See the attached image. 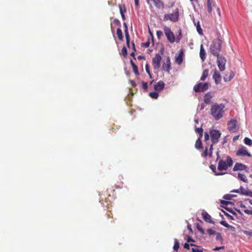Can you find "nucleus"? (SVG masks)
<instances>
[{"instance_id":"nucleus-30","label":"nucleus","mask_w":252,"mask_h":252,"mask_svg":"<svg viewBox=\"0 0 252 252\" xmlns=\"http://www.w3.org/2000/svg\"><path fill=\"white\" fill-rule=\"evenodd\" d=\"M173 248L176 252H177L179 249V243L177 239L174 240V245Z\"/></svg>"},{"instance_id":"nucleus-12","label":"nucleus","mask_w":252,"mask_h":252,"mask_svg":"<svg viewBox=\"0 0 252 252\" xmlns=\"http://www.w3.org/2000/svg\"><path fill=\"white\" fill-rule=\"evenodd\" d=\"M161 60V57L159 54H156L155 56L152 59V64L155 69H159Z\"/></svg>"},{"instance_id":"nucleus-44","label":"nucleus","mask_w":252,"mask_h":252,"mask_svg":"<svg viewBox=\"0 0 252 252\" xmlns=\"http://www.w3.org/2000/svg\"><path fill=\"white\" fill-rule=\"evenodd\" d=\"M156 34L158 38H160L163 35L162 32L160 31H158Z\"/></svg>"},{"instance_id":"nucleus-50","label":"nucleus","mask_w":252,"mask_h":252,"mask_svg":"<svg viewBox=\"0 0 252 252\" xmlns=\"http://www.w3.org/2000/svg\"><path fill=\"white\" fill-rule=\"evenodd\" d=\"M189 242H186L184 245V248L187 250H189V244L188 243Z\"/></svg>"},{"instance_id":"nucleus-37","label":"nucleus","mask_w":252,"mask_h":252,"mask_svg":"<svg viewBox=\"0 0 252 252\" xmlns=\"http://www.w3.org/2000/svg\"><path fill=\"white\" fill-rule=\"evenodd\" d=\"M220 223L221 225H223L224 226H225L227 228L233 227L232 226H230V225H229L227 222H226L225 221H224V220H221V221H220Z\"/></svg>"},{"instance_id":"nucleus-21","label":"nucleus","mask_w":252,"mask_h":252,"mask_svg":"<svg viewBox=\"0 0 252 252\" xmlns=\"http://www.w3.org/2000/svg\"><path fill=\"white\" fill-rule=\"evenodd\" d=\"M202 216L203 219L207 222L209 223H212L211 220V217L206 211H203L202 213Z\"/></svg>"},{"instance_id":"nucleus-40","label":"nucleus","mask_w":252,"mask_h":252,"mask_svg":"<svg viewBox=\"0 0 252 252\" xmlns=\"http://www.w3.org/2000/svg\"><path fill=\"white\" fill-rule=\"evenodd\" d=\"M240 193L245 195V193H246L247 189H246L244 187H241L240 188Z\"/></svg>"},{"instance_id":"nucleus-61","label":"nucleus","mask_w":252,"mask_h":252,"mask_svg":"<svg viewBox=\"0 0 252 252\" xmlns=\"http://www.w3.org/2000/svg\"><path fill=\"white\" fill-rule=\"evenodd\" d=\"M132 47H133V49L134 51H136L135 46V44L133 42H132Z\"/></svg>"},{"instance_id":"nucleus-11","label":"nucleus","mask_w":252,"mask_h":252,"mask_svg":"<svg viewBox=\"0 0 252 252\" xmlns=\"http://www.w3.org/2000/svg\"><path fill=\"white\" fill-rule=\"evenodd\" d=\"M226 59L222 56L217 57V63L218 67L221 71H224L225 69Z\"/></svg>"},{"instance_id":"nucleus-10","label":"nucleus","mask_w":252,"mask_h":252,"mask_svg":"<svg viewBox=\"0 0 252 252\" xmlns=\"http://www.w3.org/2000/svg\"><path fill=\"white\" fill-rule=\"evenodd\" d=\"M207 8L209 13H211L213 9L217 8L219 13L220 14V9L217 6L215 0H207Z\"/></svg>"},{"instance_id":"nucleus-33","label":"nucleus","mask_w":252,"mask_h":252,"mask_svg":"<svg viewBox=\"0 0 252 252\" xmlns=\"http://www.w3.org/2000/svg\"><path fill=\"white\" fill-rule=\"evenodd\" d=\"M162 68L164 70L169 72L171 69V65L164 63L162 64Z\"/></svg>"},{"instance_id":"nucleus-43","label":"nucleus","mask_w":252,"mask_h":252,"mask_svg":"<svg viewBox=\"0 0 252 252\" xmlns=\"http://www.w3.org/2000/svg\"><path fill=\"white\" fill-rule=\"evenodd\" d=\"M113 24H115L116 26H120L121 25V23H120V21L117 19H115L113 20Z\"/></svg>"},{"instance_id":"nucleus-55","label":"nucleus","mask_w":252,"mask_h":252,"mask_svg":"<svg viewBox=\"0 0 252 252\" xmlns=\"http://www.w3.org/2000/svg\"><path fill=\"white\" fill-rule=\"evenodd\" d=\"M143 44L145 47H148L150 45V42L148 41Z\"/></svg>"},{"instance_id":"nucleus-2","label":"nucleus","mask_w":252,"mask_h":252,"mask_svg":"<svg viewBox=\"0 0 252 252\" xmlns=\"http://www.w3.org/2000/svg\"><path fill=\"white\" fill-rule=\"evenodd\" d=\"M221 134V132L218 130L210 129L209 133L207 132L204 133V141L208 144L207 142L209 141L210 136L212 144H216L219 142Z\"/></svg>"},{"instance_id":"nucleus-22","label":"nucleus","mask_w":252,"mask_h":252,"mask_svg":"<svg viewBox=\"0 0 252 252\" xmlns=\"http://www.w3.org/2000/svg\"><path fill=\"white\" fill-rule=\"evenodd\" d=\"M212 98V96L211 95V92H208L206 94H205L204 98V100L205 103L206 104H209L211 102V99Z\"/></svg>"},{"instance_id":"nucleus-4","label":"nucleus","mask_w":252,"mask_h":252,"mask_svg":"<svg viewBox=\"0 0 252 252\" xmlns=\"http://www.w3.org/2000/svg\"><path fill=\"white\" fill-rule=\"evenodd\" d=\"M163 31H164V34L166 35V36L167 37V39L168 41L169 42H170L171 43H173L175 41L177 42H178L180 41V40L181 39V37H179V36H181V30H180L179 35L178 36L176 40H175V36H174V33L172 32V31L171 30V29L169 27H164L163 28Z\"/></svg>"},{"instance_id":"nucleus-29","label":"nucleus","mask_w":252,"mask_h":252,"mask_svg":"<svg viewBox=\"0 0 252 252\" xmlns=\"http://www.w3.org/2000/svg\"><path fill=\"white\" fill-rule=\"evenodd\" d=\"M117 34L118 38L120 40H123L124 37H123V35L122 31L121 29H120V28L117 29Z\"/></svg>"},{"instance_id":"nucleus-59","label":"nucleus","mask_w":252,"mask_h":252,"mask_svg":"<svg viewBox=\"0 0 252 252\" xmlns=\"http://www.w3.org/2000/svg\"><path fill=\"white\" fill-rule=\"evenodd\" d=\"M135 51L134 52H132L130 54V56H132L134 59H135V53H134Z\"/></svg>"},{"instance_id":"nucleus-38","label":"nucleus","mask_w":252,"mask_h":252,"mask_svg":"<svg viewBox=\"0 0 252 252\" xmlns=\"http://www.w3.org/2000/svg\"><path fill=\"white\" fill-rule=\"evenodd\" d=\"M207 232L209 235H215L217 233V232L212 229H208Z\"/></svg>"},{"instance_id":"nucleus-17","label":"nucleus","mask_w":252,"mask_h":252,"mask_svg":"<svg viewBox=\"0 0 252 252\" xmlns=\"http://www.w3.org/2000/svg\"><path fill=\"white\" fill-rule=\"evenodd\" d=\"M184 52L183 50H180L178 56H175L176 62L178 64H181L183 61Z\"/></svg>"},{"instance_id":"nucleus-7","label":"nucleus","mask_w":252,"mask_h":252,"mask_svg":"<svg viewBox=\"0 0 252 252\" xmlns=\"http://www.w3.org/2000/svg\"><path fill=\"white\" fill-rule=\"evenodd\" d=\"M147 3L150 6L152 7V3L157 10H163L166 7L164 1L162 0H146Z\"/></svg>"},{"instance_id":"nucleus-26","label":"nucleus","mask_w":252,"mask_h":252,"mask_svg":"<svg viewBox=\"0 0 252 252\" xmlns=\"http://www.w3.org/2000/svg\"><path fill=\"white\" fill-rule=\"evenodd\" d=\"M124 32H125V36H126V42L127 46H128V47H129L130 36H129V33H128V29H125V31Z\"/></svg>"},{"instance_id":"nucleus-36","label":"nucleus","mask_w":252,"mask_h":252,"mask_svg":"<svg viewBox=\"0 0 252 252\" xmlns=\"http://www.w3.org/2000/svg\"><path fill=\"white\" fill-rule=\"evenodd\" d=\"M196 26V30L199 34H202V30L199 24V22H198Z\"/></svg>"},{"instance_id":"nucleus-35","label":"nucleus","mask_w":252,"mask_h":252,"mask_svg":"<svg viewBox=\"0 0 252 252\" xmlns=\"http://www.w3.org/2000/svg\"><path fill=\"white\" fill-rule=\"evenodd\" d=\"M120 12L121 13V15L122 14H125V13L126 12V7L125 5H119Z\"/></svg>"},{"instance_id":"nucleus-53","label":"nucleus","mask_w":252,"mask_h":252,"mask_svg":"<svg viewBox=\"0 0 252 252\" xmlns=\"http://www.w3.org/2000/svg\"><path fill=\"white\" fill-rule=\"evenodd\" d=\"M165 63L168 64L169 65H171L170 60L169 57L167 58L166 62Z\"/></svg>"},{"instance_id":"nucleus-6","label":"nucleus","mask_w":252,"mask_h":252,"mask_svg":"<svg viewBox=\"0 0 252 252\" xmlns=\"http://www.w3.org/2000/svg\"><path fill=\"white\" fill-rule=\"evenodd\" d=\"M179 19V10L176 8L172 13L165 14L163 16V20L165 21L169 20L172 22H177Z\"/></svg>"},{"instance_id":"nucleus-58","label":"nucleus","mask_w":252,"mask_h":252,"mask_svg":"<svg viewBox=\"0 0 252 252\" xmlns=\"http://www.w3.org/2000/svg\"><path fill=\"white\" fill-rule=\"evenodd\" d=\"M219 153H220L219 151H218V152H217V160H218L220 158V156Z\"/></svg>"},{"instance_id":"nucleus-25","label":"nucleus","mask_w":252,"mask_h":252,"mask_svg":"<svg viewBox=\"0 0 252 252\" xmlns=\"http://www.w3.org/2000/svg\"><path fill=\"white\" fill-rule=\"evenodd\" d=\"M210 167L212 169V170L214 172L215 175H216V176L223 175L225 174L224 173L217 172V169H216V167L215 165L211 164L210 166Z\"/></svg>"},{"instance_id":"nucleus-47","label":"nucleus","mask_w":252,"mask_h":252,"mask_svg":"<svg viewBox=\"0 0 252 252\" xmlns=\"http://www.w3.org/2000/svg\"><path fill=\"white\" fill-rule=\"evenodd\" d=\"M145 68H146V71L147 73L148 74H150V72H151L150 70V66L148 63L146 64Z\"/></svg>"},{"instance_id":"nucleus-23","label":"nucleus","mask_w":252,"mask_h":252,"mask_svg":"<svg viewBox=\"0 0 252 252\" xmlns=\"http://www.w3.org/2000/svg\"><path fill=\"white\" fill-rule=\"evenodd\" d=\"M130 64L133 68L134 73L136 75H139V73L138 71V69L137 66L135 64V63H133V62L131 60L130 61Z\"/></svg>"},{"instance_id":"nucleus-56","label":"nucleus","mask_w":252,"mask_h":252,"mask_svg":"<svg viewBox=\"0 0 252 252\" xmlns=\"http://www.w3.org/2000/svg\"><path fill=\"white\" fill-rule=\"evenodd\" d=\"M139 0H134L135 5L136 7L139 6Z\"/></svg>"},{"instance_id":"nucleus-51","label":"nucleus","mask_w":252,"mask_h":252,"mask_svg":"<svg viewBox=\"0 0 252 252\" xmlns=\"http://www.w3.org/2000/svg\"><path fill=\"white\" fill-rule=\"evenodd\" d=\"M224 213L226 217H227L229 219L232 220H234V218L232 216H231L230 215H229V214H228L227 213H225V212H224Z\"/></svg>"},{"instance_id":"nucleus-24","label":"nucleus","mask_w":252,"mask_h":252,"mask_svg":"<svg viewBox=\"0 0 252 252\" xmlns=\"http://www.w3.org/2000/svg\"><path fill=\"white\" fill-rule=\"evenodd\" d=\"M209 75V70L206 69L203 70L202 76L200 78L201 81H205Z\"/></svg>"},{"instance_id":"nucleus-41","label":"nucleus","mask_w":252,"mask_h":252,"mask_svg":"<svg viewBox=\"0 0 252 252\" xmlns=\"http://www.w3.org/2000/svg\"><path fill=\"white\" fill-rule=\"evenodd\" d=\"M121 52H122V53L123 55L125 57H126V56L127 55V49L126 48V47H123Z\"/></svg>"},{"instance_id":"nucleus-19","label":"nucleus","mask_w":252,"mask_h":252,"mask_svg":"<svg viewBox=\"0 0 252 252\" xmlns=\"http://www.w3.org/2000/svg\"><path fill=\"white\" fill-rule=\"evenodd\" d=\"M213 78L216 84H219L221 81V77L220 74L217 70L215 71Z\"/></svg>"},{"instance_id":"nucleus-63","label":"nucleus","mask_w":252,"mask_h":252,"mask_svg":"<svg viewBox=\"0 0 252 252\" xmlns=\"http://www.w3.org/2000/svg\"><path fill=\"white\" fill-rule=\"evenodd\" d=\"M199 134V137H198V139H200L201 140L203 136V133H200Z\"/></svg>"},{"instance_id":"nucleus-57","label":"nucleus","mask_w":252,"mask_h":252,"mask_svg":"<svg viewBox=\"0 0 252 252\" xmlns=\"http://www.w3.org/2000/svg\"><path fill=\"white\" fill-rule=\"evenodd\" d=\"M194 241L190 237H188V238L187 239V242H194Z\"/></svg>"},{"instance_id":"nucleus-9","label":"nucleus","mask_w":252,"mask_h":252,"mask_svg":"<svg viewBox=\"0 0 252 252\" xmlns=\"http://www.w3.org/2000/svg\"><path fill=\"white\" fill-rule=\"evenodd\" d=\"M237 121L235 119H232L229 121L227 123L228 129L232 132H236L238 130V127L237 126Z\"/></svg>"},{"instance_id":"nucleus-13","label":"nucleus","mask_w":252,"mask_h":252,"mask_svg":"<svg viewBox=\"0 0 252 252\" xmlns=\"http://www.w3.org/2000/svg\"><path fill=\"white\" fill-rule=\"evenodd\" d=\"M236 156L242 157L247 156L248 157H252V155L248 152L247 148L244 146L238 150L236 152Z\"/></svg>"},{"instance_id":"nucleus-5","label":"nucleus","mask_w":252,"mask_h":252,"mask_svg":"<svg viewBox=\"0 0 252 252\" xmlns=\"http://www.w3.org/2000/svg\"><path fill=\"white\" fill-rule=\"evenodd\" d=\"M233 163L232 158L229 156H227L226 161L222 159L220 160L218 163V169L220 171L226 170L228 167L232 166Z\"/></svg>"},{"instance_id":"nucleus-46","label":"nucleus","mask_w":252,"mask_h":252,"mask_svg":"<svg viewBox=\"0 0 252 252\" xmlns=\"http://www.w3.org/2000/svg\"><path fill=\"white\" fill-rule=\"evenodd\" d=\"M245 195L252 197V191L247 189L246 193H245Z\"/></svg>"},{"instance_id":"nucleus-15","label":"nucleus","mask_w":252,"mask_h":252,"mask_svg":"<svg viewBox=\"0 0 252 252\" xmlns=\"http://www.w3.org/2000/svg\"><path fill=\"white\" fill-rule=\"evenodd\" d=\"M164 86L165 84L163 81H159L154 85V88L156 91L160 92L163 89Z\"/></svg>"},{"instance_id":"nucleus-20","label":"nucleus","mask_w":252,"mask_h":252,"mask_svg":"<svg viewBox=\"0 0 252 252\" xmlns=\"http://www.w3.org/2000/svg\"><path fill=\"white\" fill-rule=\"evenodd\" d=\"M199 56L202 62H204L206 58V52L204 49L203 44H201L200 48Z\"/></svg>"},{"instance_id":"nucleus-48","label":"nucleus","mask_w":252,"mask_h":252,"mask_svg":"<svg viewBox=\"0 0 252 252\" xmlns=\"http://www.w3.org/2000/svg\"><path fill=\"white\" fill-rule=\"evenodd\" d=\"M244 212L248 215H252V210H250L249 209H245L244 210Z\"/></svg>"},{"instance_id":"nucleus-1","label":"nucleus","mask_w":252,"mask_h":252,"mask_svg":"<svg viewBox=\"0 0 252 252\" xmlns=\"http://www.w3.org/2000/svg\"><path fill=\"white\" fill-rule=\"evenodd\" d=\"M224 108L225 105L222 103L213 105L210 109L211 115L217 121L223 117Z\"/></svg>"},{"instance_id":"nucleus-42","label":"nucleus","mask_w":252,"mask_h":252,"mask_svg":"<svg viewBox=\"0 0 252 252\" xmlns=\"http://www.w3.org/2000/svg\"><path fill=\"white\" fill-rule=\"evenodd\" d=\"M142 88L145 91H146L148 89V84L147 82H142Z\"/></svg>"},{"instance_id":"nucleus-16","label":"nucleus","mask_w":252,"mask_h":252,"mask_svg":"<svg viewBox=\"0 0 252 252\" xmlns=\"http://www.w3.org/2000/svg\"><path fill=\"white\" fill-rule=\"evenodd\" d=\"M247 166L245 165V164H243L241 163H236L234 167H233V171H242V170H245L247 169Z\"/></svg>"},{"instance_id":"nucleus-45","label":"nucleus","mask_w":252,"mask_h":252,"mask_svg":"<svg viewBox=\"0 0 252 252\" xmlns=\"http://www.w3.org/2000/svg\"><path fill=\"white\" fill-rule=\"evenodd\" d=\"M235 196V195H229V194H226L224 196V198L227 200H230L231 199V197Z\"/></svg>"},{"instance_id":"nucleus-54","label":"nucleus","mask_w":252,"mask_h":252,"mask_svg":"<svg viewBox=\"0 0 252 252\" xmlns=\"http://www.w3.org/2000/svg\"><path fill=\"white\" fill-rule=\"evenodd\" d=\"M197 228L198 229V230L202 234H204V230L201 228V227H199L198 226H197Z\"/></svg>"},{"instance_id":"nucleus-31","label":"nucleus","mask_w":252,"mask_h":252,"mask_svg":"<svg viewBox=\"0 0 252 252\" xmlns=\"http://www.w3.org/2000/svg\"><path fill=\"white\" fill-rule=\"evenodd\" d=\"M244 143L246 145L250 147L252 146V140L249 138L245 137L244 140Z\"/></svg>"},{"instance_id":"nucleus-28","label":"nucleus","mask_w":252,"mask_h":252,"mask_svg":"<svg viewBox=\"0 0 252 252\" xmlns=\"http://www.w3.org/2000/svg\"><path fill=\"white\" fill-rule=\"evenodd\" d=\"M195 147L197 149H201L203 148L201 140L200 139H197L196 141Z\"/></svg>"},{"instance_id":"nucleus-52","label":"nucleus","mask_w":252,"mask_h":252,"mask_svg":"<svg viewBox=\"0 0 252 252\" xmlns=\"http://www.w3.org/2000/svg\"><path fill=\"white\" fill-rule=\"evenodd\" d=\"M224 247L223 246H221V247H216L215 248H214L213 249L214 251H219L220 250H221V249H224Z\"/></svg>"},{"instance_id":"nucleus-34","label":"nucleus","mask_w":252,"mask_h":252,"mask_svg":"<svg viewBox=\"0 0 252 252\" xmlns=\"http://www.w3.org/2000/svg\"><path fill=\"white\" fill-rule=\"evenodd\" d=\"M191 250V252H203V249L201 248L200 247L196 246V248H192Z\"/></svg>"},{"instance_id":"nucleus-39","label":"nucleus","mask_w":252,"mask_h":252,"mask_svg":"<svg viewBox=\"0 0 252 252\" xmlns=\"http://www.w3.org/2000/svg\"><path fill=\"white\" fill-rule=\"evenodd\" d=\"M243 232L247 236L252 237V230H243Z\"/></svg>"},{"instance_id":"nucleus-60","label":"nucleus","mask_w":252,"mask_h":252,"mask_svg":"<svg viewBox=\"0 0 252 252\" xmlns=\"http://www.w3.org/2000/svg\"><path fill=\"white\" fill-rule=\"evenodd\" d=\"M231 192L240 193V189H234V190H232Z\"/></svg>"},{"instance_id":"nucleus-64","label":"nucleus","mask_w":252,"mask_h":252,"mask_svg":"<svg viewBox=\"0 0 252 252\" xmlns=\"http://www.w3.org/2000/svg\"><path fill=\"white\" fill-rule=\"evenodd\" d=\"M124 27H125V29H128V27H127V26L126 23H124Z\"/></svg>"},{"instance_id":"nucleus-14","label":"nucleus","mask_w":252,"mask_h":252,"mask_svg":"<svg viewBox=\"0 0 252 252\" xmlns=\"http://www.w3.org/2000/svg\"><path fill=\"white\" fill-rule=\"evenodd\" d=\"M214 144H211L210 146L209 152H208V148L207 147H205V151L201 154V156L203 158H206L208 156L211 158L213 156V146Z\"/></svg>"},{"instance_id":"nucleus-18","label":"nucleus","mask_w":252,"mask_h":252,"mask_svg":"<svg viewBox=\"0 0 252 252\" xmlns=\"http://www.w3.org/2000/svg\"><path fill=\"white\" fill-rule=\"evenodd\" d=\"M235 76V73L233 71H230L225 74L224 76V80L225 82H228L231 80Z\"/></svg>"},{"instance_id":"nucleus-3","label":"nucleus","mask_w":252,"mask_h":252,"mask_svg":"<svg viewBox=\"0 0 252 252\" xmlns=\"http://www.w3.org/2000/svg\"><path fill=\"white\" fill-rule=\"evenodd\" d=\"M221 48V40L219 38L213 40L210 47V51L214 56L218 57L220 56V52Z\"/></svg>"},{"instance_id":"nucleus-27","label":"nucleus","mask_w":252,"mask_h":252,"mask_svg":"<svg viewBox=\"0 0 252 252\" xmlns=\"http://www.w3.org/2000/svg\"><path fill=\"white\" fill-rule=\"evenodd\" d=\"M238 177L240 180L243 181L245 183L248 182V179L245 174L239 173L238 174Z\"/></svg>"},{"instance_id":"nucleus-49","label":"nucleus","mask_w":252,"mask_h":252,"mask_svg":"<svg viewBox=\"0 0 252 252\" xmlns=\"http://www.w3.org/2000/svg\"><path fill=\"white\" fill-rule=\"evenodd\" d=\"M196 132L198 133L199 134L200 133H203V130L202 129V127H199V128H197L195 130Z\"/></svg>"},{"instance_id":"nucleus-8","label":"nucleus","mask_w":252,"mask_h":252,"mask_svg":"<svg viewBox=\"0 0 252 252\" xmlns=\"http://www.w3.org/2000/svg\"><path fill=\"white\" fill-rule=\"evenodd\" d=\"M209 85V84L207 82L199 83L193 87V90L196 93L203 92L208 89Z\"/></svg>"},{"instance_id":"nucleus-32","label":"nucleus","mask_w":252,"mask_h":252,"mask_svg":"<svg viewBox=\"0 0 252 252\" xmlns=\"http://www.w3.org/2000/svg\"><path fill=\"white\" fill-rule=\"evenodd\" d=\"M150 96L154 99H157L158 97V93L157 92H151L149 94Z\"/></svg>"},{"instance_id":"nucleus-62","label":"nucleus","mask_w":252,"mask_h":252,"mask_svg":"<svg viewBox=\"0 0 252 252\" xmlns=\"http://www.w3.org/2000/svg\"><path fill=\"white\" fill-rule=\"evenodd\" d=\"M240 206L241 208H246V205L243 204H241Z\"/></svg>"}]
</instances>
